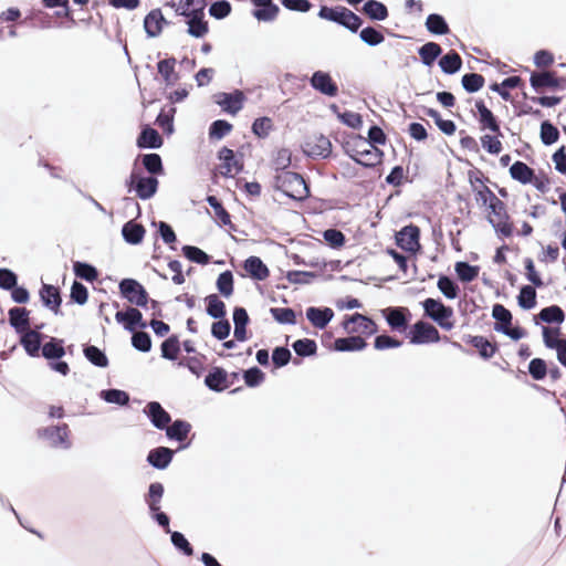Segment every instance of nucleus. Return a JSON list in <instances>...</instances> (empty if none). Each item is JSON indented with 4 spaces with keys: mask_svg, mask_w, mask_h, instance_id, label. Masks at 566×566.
<instances>
[{
    "mask_svg": "<svg viewBox=\"0 0 566 566\" xmlns=\"http://www.w3.org/2000/svg\"><path fill=\"white\" fill-rule=\"evenodd\" d=\"M164 6L172 8L176 15L184 18L186 32L191 38L203 39L209 33V23L206 20L208 2H164Z\"/></svg>",
    "mask_w": 566,
    "mask_h": 566,
    "instance_id": "nucleus-1",
    "label": "nucleus"
},
{
    "mask_svg": "<svg viewBox=\"0 0 566 566\" xmlns=\"http://www.w3.org/2000/svg\"><path fill=\"white\" fill-rule=\"evenodd\" d=\"M271 187L274 191L281 192L296 202H304L311 198L310 178L297 171L287 170L275 174Z\"/></svg>",
    "mask_w": 566,
    "mask_h": 566,
    "instance_id": "nucleus-2",
    "label": "nucleus"
},
{
    "mask_svg": "<svg viewBox=\"0 0 566 566\" xmlns=\"http://www.w3.org/2000/svg\"><path fill=\"white\" fill-rule=\"evenodd\" d=\"M159 178L146 175L136 160L124 182L127 193H135L136 198L143 201L153 199L159 190Z\"/></svg>",
    "mask_w": 566,
    "mask_h": 566,
    "instance_id": "nucleus-3",
    "label": "nucleus"
},
{
    "mask_svg": "<svg viewBox=\"0 0 566 566\" xmlns=\"http://www.w3.org/2000/svg\"><path fill=\"white\" fill-rule=\"evenodd\" d=\"M317 15L319 19L335 23L353 34H357L364 25V19L344 6L321 4Z\"/></svg>",
    "mask_w": 566,
    "mask_h": 566,
    "instance_id": "nucleus-4",
    "label": "nucleus"
},
{
    "mask_svg": "<svg viewBox=\"0 0 566 566\" xmlns=\"http://www.w3.org/2000/svg\"><path fill=\"white\" fill-rule=\"evenodd\" d=\"M75 346L74 344H70L65 346L64 338L60 337H49V340L45 342L44 353L41 357H43L50 369L54 373H57L62 376H67L71 371L67 361L63 359L65 355H73Z\"/></svg>",
    "mask_w": 566,
    "mask_h": 566,
    "instance_id": "nucleus-5",
    "label": "nucleus"
},
{
    "mask_svg": "<svg viewBox=\"0 0 566 566\" xmlns=\"http://www.w3.org/2000/svg\"><path fill=\"white\" fill-rule=\"evenodd\" d=\"M252 148L251 143H243L237 150L222 146L217 151V159L220 161V167L223 169L221 175L223 178H233L244 170L245 150Z\"/></svg>",
    "mask_w": 566,
    "mask_h": 566,
    "instance_id": "nucleus-6",
    "label": "nucleus"
},
{
    "mask_svg": "<svg viewBox=\"0 0 566 566\" xmlns=\"http://www.w3.org/2000/svg\"><path fill=\"white\" fill-rule=\"evenodd\" d=\"M523 72L530 73V86L534 93L541 94L543 90L563 92L566 90V76L555 71H532L528 66H521Z\"/></svg>",
    "mask_w": 566,
    "mask_h": 566,
    "instance_id": "nucleus-7",
    "label": "nucleus"
},
{
    "mask_svg": "<svg viewBox=\"0 0 566 566\" xmlns=\"http://www.w3.org/2000/svg\"><path fill=\"white\" fill-rule=\"evenodd\" d=\"M118 294L134 307L149 310L151 297L146 287L134 277H124L118 282Z\"/></svg>",
    "mask_w": 566,
    "mask_h": 566,
    "instance_id": "nucleus-8",
    "label": "nucleus"
},
{
    "mask_svg": "<svg viewBox=\"0 0 566 566\" xmlns=\"http://www.w3.org/2000/svg\"><path fill=\"white\" fill-rule=\"evenodd\" d=\"M46 9H53L52 17H40L39 27L42 29L52 27L71 28L76 24L70 2H41Z\"/></svg>",
    "mask_w": 566,
    "mask_h": 566,
    "instance_id": "nucleus-9",
    "label": "nucleus"
},
{
    "mask_svg": "<svg viewBox=\"0 0 566 566\" xmlns=\"http://www.w3.org/2000/svg\"><path fill=\"white\" fill-rule=\"evenodd\" d=\"M46 324L44 322L36 323L29 327L28 333L21 336V347L24 349L27 356L31 358H39L44 353L45 343L49 340V335L43 333Z\"/></svg>",
    "mask_w": 566,
    "mask_h": 566,
    "instance_id": "nucleus-10",
    "label": "nucleus"
},
{
    "mask_svg": "<svg viewBox=\"0 0 566 566\" xmlns=\"http://www.w3.org/2000/svg\"><path fill=\"white\" fill-rule=\"evenodd\" d=\"M380 314L391 332L402 334L403 336L405 333H409L412 314L408 307L388 306L380 310Z\"/></svg>",
    "mask_w": 566,
    "mask_h": 566,
    "instance_id": "nucleus-11",
    "label": "nucleus"
},
{
    "mask_svg": "<svg viewBox=\"0 0 566 566\" xmlns=\"http://www.w3.org/2000/svg\"><path fill=\"white\" fill-rule=\"evenodd\" d=\"M405 338L411 345H430L440 342V333L429 322L418 319L411 324L409 333H405Z\"/></svg>",
    "mask_w": 566,
    "mask_h": 566,
    "instance_id": "nucleus-12",
    "label": "nucleus"
},
{
    "mask_svg": "<svg viewBox=\"0 0 566 566\" xmlns=\"http://www.w3.org/2000/svg\"><path fill=\"white\" fill-rule=\"evenodd\" d=\"M39 301L43 308L52 312L55 316H63L62 303L63 292L59 285L41 282L38 291Z\"/></svg>",
    "mask_w": 566,
    "mask_h": 566,
    "instance_id": "nucleus-13",
    "label": "nucleus"
},
{
    "mask_svg": "<svg viewBox=\"0 0 566 566\" xmlns=\"http://www.w3.org/2000/svg\"><path fill=\"white\" fill-rule=\"evenodd\" d=\"M212 101L220 106L223 113L235 116L243 109L247 96L241 90L234 88L231 92H218L213 94Z\"/></svg>",
    "mask_w": 566,
    "mask_h": 566,
    "instance_id": "nucleus-14",
    "label": "nucleus"
},
{
    "mask_svg": "<svg viewBox=\"0 0 566 566\" xmlns=\"http://www.w3.org/2000/svg\"><path fill=\"white\" fill-rule=\"evenodd\" d=\"M36 434L39 438L49 440L52 448L67 450L72 447V442L70 440V428L65 422L39 428L36 430Z\"/></svg>",
    "mask_w": 566,
    "mask_h": 566,
    "instance_id": "nucleus-15",
    "label": "nucleus"
},
{
    "mask_svg": "<svg viewBox=\"0 0 566 566\" xmlns=\"http://www.w3.org/2000/svg\"><path fill=\"white\" fill-rule=\"evenodd\" d=\"M115 321L124 331L130 334L148 328V321L144 318L139 308L134 306H126L123 311H117Z\"/></svg>",
    "mask_w": 566,
    "mask_h": 566,
    "instance_id": "nucleus-16",
    "label": "nucleus"
},
{
    "mask_svg": "<svg viewBox=\"0 0 566 566\" xmlns=\"http://www.w3.org/2000/svg\"><path fill=\"white\" fill-rule=\"evenodd\" d=\"M335 142L340 145L343 153L350 160H353L358 166L364 165V159H359L358 153L359 149L366 145L363 135L344 130L335 136Z\"/></svg>",
    "mask_w": 566,
    "mask_h": 566,
    "instance_id": "nucleus-17",
    "label": "nucleus"
},
{
    "mask_svg": "<svg viewBox=\"0 0 566 566\" xmlns=\"http://www.w3.org/2000/svg\"><path fill=\"white\" fill-rule=\"evenodd\" d=\"M242 271H238V275L243 279L259 283L265 281L271 271L266 263L258 255H250L241 262Z\"/></svg>",
    "mask_w": 566,
    "mask_h": 566,
    "instance_id": "nucleus-18",
    "label": "nucleus"
},
{
    "mask_svg": "<svg viewBox=\"0 0 566 566\" xmlns=\"http://www.w3.org/2000/svg\"><path fill=\"white\" fill-rule=\"evenodd\" d=\"M462 342L473 347L478 356L485 361L490 360L500 350V344L496 340L491 342L484 335L463 334Z\"/></svg>",
    "mask_w": 566,
    "mask_h": 566,
    "instance_id": "nucleus-19",
    "label": "nucleus"
},
{
    "mask_svg": "<svg viewBox=\"0 0 566 566\" xmlns=\"http://www.w3.org/2000/svg\"><path fill=\"white\" fill-rule=\"evenodd\" d=\"M301 150L306 158H311L313 160L334 157L333 145L329 138L324 134L315 136V143L305 142L301 145Z\"/></svg>",
    "mask_w": 566,
    "mask_h": 566,
    "instance_id": "nucleus-20",
    "label": "nucleus"
},
{
    "mask_svg": "<svg viewBox=\"0 0 566 566\" xmlns=\"http://www.w3.org/2000/svg\"><path fill=\"white\" fill-rule=\"evenodd\" d=\"M31 310L25 306H13L8 310V324L18 336L21 346V336L28 333L32 325Z\"/></svg>",
    "mask_w": 566,
    "mask_h": 566,
    "instance_id": "nucleus-21",
    "label": "nucleus"
},
{
    "mask_svg": "<svg viewBox=\"0 0 566 566\" xmlns=\"http://www.w3.org/2000/svg\"><path fill=\"white\" fill-rule=\"evenodd\" d=\"M310 86L317 93L327 96L336 97L339 94L338 84L333 80L327 71H314L308 78Z\"/></svg>",
    "mask_w": 566,
    "mask_h": 566,
    "instance_id": "nucleus-22",
    "label": "nucleus"
},
{
    "mask_svg": "<svg viewBox=\"0 0 566 566\" xmlns=\"http://www.w3.org/2000/svg\"><path fill=\"white\" fill-rule=\"evenodd\" d=\"M170 24L171 21L165 18L160 8L151 9L143 20V28L147 39L160 36L165 27Z\"/></svg>",
    "mask_w": 566,
    "mask_h": 566,
    "instance_id": "nucleus-23",
    "label": "nucleus"
},
{
    "mask_svg": "<svg viewBox=\"0 0 566 566\" xmlns=\"http://www.w3.org/2000/svg\"><path fill=\"white\" fill-rule=\"evenodd\" d=\"M143 413L147 417L150 424L160 431H164L172 420L171 415L156 400L147 402Z\"/></svg>",
    "mask_w": 566,
    "mask_h": 566,
    "instance_id": "nucleus-24",
    "label": "nucleus"
},
{
    "mask_svg": "<svg viewBox=\"0 0 566 566\" xmlns=\"http://www.w3.org/2000/svg\"><path fill=\"white\" fill-rule=\"evenodd\" d=\"M421 239V229L419 226L410 222L400 228L394 234L395 244L401 250H408L410 247L419 248Z\"/></svg>",
    "mask_w": 566,
    "mask_h": 566,
    "instance_id": "nucleus-25",
    "label": "nucleus"
},
{
    "mask_svg": "<svg viewBox=\"0 0 566 566\" xmlns=\"http://www.w3.org/2000/svg\"><path fill=\"white\" fill-rule=\"evenodd\" d=\"M164 145V138L150 124L140 125V132L136 138V147L139 150L159 149Z\"/></svg>",
    "mask_w": 566,
    "mask_h": 566,
    "instance_id": "nucleus-26",
    "label": "nucleus"
},
{
    "mask_svg": "<svg viewBox=\"0 0 566 566\" xmlns=\"http://www.w3.org/2000/svg\"><path fill=\"white\" fill-rule=\"evenodd\" d=\"M229 376L222 366H212L205 375V386L213 392L220 394L229 389Z\"/></svg>",
    "mask_w": 566,
    "mask_h": 566,
    "instance_id": "nucleus-27",
    "label": "nucleus"
},
{
    "mask_svg": "<svg viewBox=\"0 0 566 566\" xmlns=\"http://www.w3.org/2000/svg\"><path fill=\"white\" fill-rule=\"evenodd\" d=\"M348 6L355 8L357 11L363 13L371 22L385 21L389 11L385 2H346Z\"/></svg>",
    "mask_w": 566,
    "mask_h": 566,
    "instance_id": "nucleus-28",
    "label": "nucleus"
},
{
    "mask_svg": "<svg viewBox=\"0 0 566 566\" xmlns=\"http://www.w3.org/2000/svg\"><path fill=\"white\" fill-rule=\"evenodd\" d=\"M175 454L176 451H174V449L159 446L148 451L146 455V462L151 468L164 471L171 464Z\"/></svg>",
    "mask_w": 566,
    "mask_h": 566,
    "instance_id": "nucleus-29",
    "label": "nucleus"
},
{
    "mask_svg": "<svg viewBox=\"0 0 566 566\" xmlns=\"http://www.w3.org/2000/svg\"><path fill=\"white\" fill-rule=\"evenodd\" d=\"M177 59L174 55L165 54V59L159 60L156 64L157 73L166 87L174 86L179 80L180 74L176 71Z\"/></svg>",
    "mask_w": 566,
    "mask_h": 566,
    "instance_id": "nucleus-30",
    "label": "nucleus"
},
{
    "mask_svg": "<svg viewBox=\"0 0 566 566\" xmlns=\"http://www.w3.org/2000/svg\"><path fill=\"white\" fill-rule=\"evenodd\" d=\"M305 315L313 327L324 331L334 318L335 313L328 306H308Z\"/></svg>",
    "mask_w": 566,
    "mask_h": 566,
    "instance_id": "nucleus-31",
    "label": "nucleus"
},
{
    "mask_svg": "<svg viewBox=\"0 0 566 566\" xmlns=\"http://www.w3.org/2000/svg\"><path fill=\"white\" fill-rule=\"evenodd\" d=\"M130 219L122 226L120 234L123 241L129 245H139L144 242L147 230L144 224Z\"/></svg>",
    "mask_w": 566,
    "mask_h": 566,
    "instance_id": "nucleus-32",
    "label": "nucleus"
},
{
    "mask_svg": "<svg viewBox=\"0 0 566 566\" xmlns=\"http://www.w3.org/2000/svg\"><path fill=\"white\" fill-rule=\"evenodd\" d=\"M417 54L419 59L416 56H412V60L415 62L419 61L421 64L427 66L428 69H431L437 61L440 60V57L443 54V50L440 44L433 41H428L421 46L417 48Z\"/></svg>",
    "mask_w": 566,
    "mask_h": 566,
    "instance_id": "nucleus-33",
    "label": "nucleus"
},
{
    "mask_svg": "<svg viewBox=\"0 0 566 566\" xmlns=\"http://www.w3.org/2000/svg\"><path fill=\"white\" fill-rule=\"evenodd\" d=\"M566 314L564 310L556 304L543 307L537 315L533 316V322L535 325H541V322L546 324H553L556 327L560 328V325L565 322Z\"/></svg>",
    "mask_w": 566,
    "mask_h": 566,
    "instance_id": "nucleus-34",
    "label": "nucleus"
},
{
    "mask_svg": "<svg viewBox=\"0 0 566 566\" xmlns=\"http://www.w3.org/2000/svg\"><path fill=\"white\" fill-rule=\"evenodd\" d=\"M292 349L296 357L293 359V365L298 366L304 358H312L317 356V343L313 338H300L292 343Z\"/></svg>",
    "mask_w": 566,
    "mask_h": 566,
    "instance_id": "nucleus-35",
    "label": "nucleus"
},
{
    "mask_svg": "<svg viewBox=\"0 0 566 566\" xmlns=\"http://www.w3.org/2000/svg\"><path fill=\"white\" fill-rule=\"evenodd\" d=\"M251 15L258 22L271 23L276 20L281 9L276 2H251Z\"/></svg>",
    "mask_w": 566,
    "mask_h": 566,
    "instance_id": "nucleus-36",
    "label": "nucleus"
},
{
    "mask_svg": "<svg viewBox=\"0 0 566 566\" xmlns=\"http://www.w3.org/2000/svg\"><path fill=\"white\" fill-rule=\"evenodd\" d=\"M140 159L143 165L144 172L146 171V175H151L156 177H163L166 174L165 166L163 163V158L157 153H146V154H139L136 157V161Z\"/></svg>",
    "mask_w": 566,
    "mask_h": 566,
    "instance_id": "nucleus-37",
    "label": "nucleus"
},
{
    "mask_svg": "<svg viewBox=\"0 0 566 566\" xmlns=\"http://www.w3.org/2000/svg\"><path fill=\"white\" fill-rule=\"evenodd\" d=\"M474 106L476 109L474 117L479 122L481 130L493 128L497 123H501L500 118L486 106L484 99H475Z\"/></svg>",
    "mask_w": 566,
    "mask_h": 566,
    "instance_id": "nucleus-38",
    "label": "nucleus"
},
{
    "mask_svg": "<svg viewBox=\"0 0 566 566\" xmlns=\"http://www.w3.org/2000/svg\"><path fill=\"white\" fill-rule=\"evenodd\" d=\"M368 346L367 340L357 335H350L347 337H338L334 342V352L336 353H357L363 352Z\"/></svg>",
    "mask_w": 566,
    "mask_h": 566,
    "instance_id": "nucleus-39",
    "label": "nucleus"
},
{
    "mask_svg": "<svg viewBox=\"0 0 566 566\" xmlns=\"http://www.w3.org/2000/svg\"><path fill=\"white\" fill-rule=\"evenodd\" d=\"M384 30L385 27L381 24H368L364 28L361 27L357 34L364 44L370 48H375L385 41Z\"/></svg>",
    "mask_w": 566,
    "mask_h": 566,
    "instance_id": "nucleus-40",
    "label": "nucleus"
},
{
    "mask_svg": "<svg viewBox=\"0 0 566 566\" xmlns=\"http://www.w3.org/2000/svg\"><path fill=\"white\" fill-rule=\"evenodd\" d=\"M191 430L192 424L188 420L177 418L171 420L164 431L168 441L181 442V439L188 437Z\"/></svg>",
    "mask_w": 566,
    "mask_h": 566,
    "instance_id": "nucleus-41",
    "label": "nucleus"
},
{
    "mask_svg": "<svg viewBox=\"0 0 566 566\" xmlns=\"http://www.w3.org/2000/svg\"><path fill=\"white\" fill-rule=\"evenodd\" d=\"M97 396L104 402L115 405L120 408L129 407L130 403L129 392L118 388L102 389L97 392Z\"/></svg>",
    "mask_w": 566,
    "mask_h": 566,
    "instance_id": "nucleus-42",
    "label": "nucleus"
},
{
    "mask_svg": "<svg viewBox=\"0 0 566 566\" xmlns=\"http://www.w3.org/2000/svg\"><path fill=\"white\" fill-rule=\"evenodd\" d=\"M177 107L172 105H166L160 108L156 116L155 124L163 129V134L170 137L175 133V115Z\"/></svg>",
    "mask_w": 566,
    "mask_h": 566,
    "instance_id": "nucleus-43",
    "label": "nucleus"
},
{
    "mask_svg": "<svg viewBox=\"0 0 566 566\" xmlns=\"http://www.w3.org/2000/svg\"><path fill=\"white\" fill-rule=\"evenodd\" d=\"M292 165V151L287 147H281L272 151L270 167L275 174L290 170Z\"/></svg>",
    "mask_w": 566,
    "mask_h": 566,
    "instance_id": "nucleus-44",
    "label": "nucleus"
},
{
    "mask_svg": "<svg viewBox=\"0 0 566 566\" xmlns=\"http://www.w3.org/2000/svg\"><path fill=\"white\" fill-rule=\"evenodd\" d=\"M492 316L495 319L493 329L500 334L505 333L512 325L513 315L511 311L500 303L492 306Z\"/></svg>",
    "mask_w": 566,
    "mask_h": 566,
    "instance_id": "nucleus-45",
    "label": "nucleus"
},
{
    "mask_svg": "<svg viewBox=\"0 0 566 566\" xmlns=\"http://www.w3.org/2000/svg\"><path fill=\"white\" fill-rule=\"evenodd\" d=\"M205 302V311L208 316L213 319H219L227 317V305L216 293L209 294L203 298Z\"/></svg>",
    "mask_w": 566,
    "mask_h": 566,
    "instance_id": "nucleus-46",
    "label": "nucleus"
},
{
    "mask_svg": "<svg viewBox=\"0 0 566 566\" xmlns=\"http://www.w3.org/2000/svg\"><path fill=\"white\" fill-rule=\"evenodd\" d=\"M83 355L85 359L97 368H107L109 366V359L104 349L92 345L83 344Z\"/></svg>",
    "mask_w": 566,
    "mask_h": 566,
    "instance_id": "nucleus-47",
    "label": "nucleus"
},
{
    "mask_svg": "<svg viewBox=\"0 0 566 566\" xmlns=\"http://www.w3.org/2000/svg\"><path fill=\"white\" fill-rule=\"evenodd\" d=\"M438 65L443 74L454 75L461 71L463 61L455 51L450 50L444 55L442 54L438 61Z\"/></svg>",
    "mask_w": 566,
    "mask_h": 566,
    "instance_id": "nucleus-48",
    "label": "nucleus"
},
{
    "mask_svg": "<svg viewBox=\"0 0 566 566\" xmlns=\"http://www.w3.org/2000/svg\"><path fill=\"white\" fill-rule=\"evenodd\" d=\"M72 268L76 279L87 283H94L99 279L101 273L98 269L87 261H74Z\"/></svg>",
    "mask_w": 566,
    "mask_h": 566,
    "instance_id": "nucleus-49",
    "label": "nucleus"
},
{
    "mask_svg": "<svg viewBox=\"0 0 566 566\" xmlns=\"http://www.w3.org/2000/svg\"><path fill=\"white\" fill-rule=\"evenodd\" d=\"M481 266L470 264L468 261H457L454 263V272L457 280L461 283L469 284L479 277Z\"/></svg>",
    "mask_w": 566,
    "mask_h": 566,
    "instance_id": "nucleus-50",
    "label": "nucleus"
},
{
    "mask_svg": "<svg viewBox=\"0 0 566 566\" xmlns=\"http://www.w3.org/2000/svg\"><path fill=\"white\" fill-rule=\"evenodd\" d=\"M537 289L538 287L531 284H523L520 286L516 301L522 311H531L537 306Z\"/></svg>",
    "mask_w": 566,
    "mask_h": 566,
    "instance_id": "nucleus-51",
    "label": "nucleus"
},
{
    "mask_svg": "<svg viewBox=\"0 0 566 566\" xmlns=\"http://www.w3.org/2000/svg\"><path fill=\"white\" fill-rule=\"evenodd\" d=\"M437 287L447 300H455L461 293L458 280L444 273L438 274Z\"/></svg>",
    "mask_w": 566,
    "mask_h": 566,
    "instance_id": "nucleus-52",
    "label": "nucleus"
},
{
    "mask_svg": "<svg viewBox=\"0 0 566 566\" xmlns=\"http://www.w3.org/2000/svg\"><path fill=\"white\" fill-rule=\"evenodd\" d=\"M509 174L513 180L521 185H528L532 182L535 171L524 161L516 160L510 166Z\"/></svg>",
    "mask_w": 566,
    "mask_h": 566,
    "instance_id": "nucleus-53",
    "label": "nucleus"
},
{
    "mask_svg": "<svg viewBox=\"0 0 566 566\" xmlns=\"http://www.w3.org/2000/svg\"><path fill=\"white\" fill-rule=\"evenodd\" d=\"M280 280L285 277L289 283L298 285L311 284L316 277L319 276L317 272L306 270H289L285 273L283 270H280Z\"/></svg>",
    "mask_w": 566,
    "mask_h": 566,
    "instance_id": "nucleus-54",
    "label": "nucleus"
},
{
    "mask_svg": "<svg viewBox=\"0 0 566 566\" xmlns=\"http://www.w3.org/2000/svg\"><path fill=\"white\" fill-rule=\"evenodd\" d=\"M424 27L427 31L432 35H447L450 33L448 22L446 18L440 13L432 12L428 14Z\"/></svg>",
    "mask_w": 566,
    "mask_h": 566,
    "instance_id": "nucleus-55",
    "label": "nucleus"
},
{
    "mask_svg": "<svg viewBox=\"0 0 566 566\" xmlns=\"http://www.w3.org/2000/svg\"><path fill=\"white\" fill-rule=\"evenodd\" d=\"M179 353H180L179 335L178 334L168 335L160 344V357L166 360H169V361H176Z\"/></svg>",
    "mask_w": 566,
    "mask_h": 566,
    "instance_id": "nucleus-56",
    "label": "nucleus"
},
{
    "mask_svg": "<svg viewBox=\"0 0 566 566\" xmlns=\"http://www.w3.org/2000/svg\"><path fill=\"white\" fill-rule=\"evenodd\" d=\"M218 295L223 298H230L234 293V276L231 270H224L219 273L216 280Z\"/></svg>",
    "mask_w": 566,
    "mask_h": 566,
    "instance_id": "nucleus-57",
    "label": "nucleus"
},
{
    "mask_svg": "<svg viewBox=\"0 0 566 566\" xmlns=\"http://www.w3.org/2000/svg\"><path fill=\"white\" fill-rule=\"evenodd\" d=\"M233 129V125L224 119L219 118L210 123L208 128V138L210 143L219 142L228 136Z\"/></svg>",
    "mask_w": 566,
    "mask_h": 566,
    "instance_id": "nucleus-58",
    "label": "nucleus"
},
{
    "mask_svg": "<svg viewBox=\"0 0 566 566\" xmlns=\"http://www.w3.org/2000/svg\"><path fill=\"white\" fill-rule=\"evenodd\" d=\"M180 250L184 258L192 263L205 266L212 262V256L199 247L184 244Z\"/></svg>",
    "mask_w": 566,
    "mask_h": 566,
    "instance_id": "nucleus-59",
    "label": "nucleus"
},
{
    "mask_svg": "<svg viewBox=\"0 0 566 566\" xmlns=\"http://www.w3.org/2000/svg\"><path fill=\"white\" fill-rule=\"evenodd\" d=\"M150 224L155 228L154 238L156 242L160 239L164 243H178L177 234L170 223L163 220H153Z\"/></svg>",
    "mask_w": 566,
    "mask_h": 566,
    "instance_id": "nucleus-60",
    "label": "nucleus"
},
{
    "mask_svg": "<svg viewBox=\"0 0 566 566\" xmlns=\"http://www.w3.org/2000/svg\"><path fill=\"white\" fill-rule=\"evenodd\" d=\"M560 132L549 119H543L539 125V139L542 144L549 147L558 142Z\"/></svg>",
    "mask_w": 566,
    "mask_h": 566,
    "instance_id": "nucleus-61",
    "label": "nucleus"
},
{
    "mask_svg": "<svg viewBox=\"0 0 566 566\" xmlns=\"http://www.w3.org/2000/svg\"><path fill=\"white\" fill-rule=\"evenodd\" d=\"M272 318L280 325H296L297 316L301 313L295 312L294 308L284 306V307H271L269 310Z\"/></svg>",
    "mask_w": 566,
    "mask_h": 566,
    "instance_id": "nucleus-62",
    "label": "nucleus"
},
{
    "mask_svg": "<svg viewBox=\"0 0 566 566\" xmlns=\"http://www.w3.org/2000/svg\"><path fill=\"white\" fill-rule=\"evenodd\" d=\"M90 291L85 284L78 280H74L70 287V295L67 305H80L83 306L88 302Z\"/></svg>",
    "mask_w": 566,
    "mask_h": 566,
    "instance_id": "nucleus-63",
    "label": "nucleus"
},
{
    "mask_svg": "<svg viewBox=\"0 0 566 566\" xmlns=\"http://www.w3.org/2000/svg\"><path fill=\"white\" fill-rule=\"evenodd\" d=\"M273 129V119L266 115L254 118L251 124V133L259 139L268 138Z\"/></svg>",
    "mask_w": 566,
    "mask_h": 566,
    "instance_id": "nucleus-64",
    "label": "nucleus"
}]
</instances>
